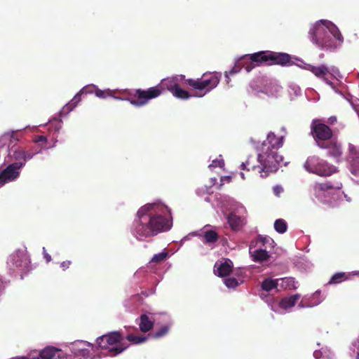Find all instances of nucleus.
<instances>
[{"label":"nucleus","instance_id":"f257e3e1","mask_svg":"<svg viewBox=\"0 0 359 359\" xmlns=\"http://www.w3.org/2000/svg\"><path fill=\"white\" fill-rule=\"evenodd\" d=\"M283 136L277 137L273 133H269L266 140L262 144L261 152L257 156V164H253L249 158L241 163V168L248 171L252 170L262 178L276 172L283 160V156L278 153V150L283 145Z\"/></svg>","mask_w":359,"mask_h":359},{"label":"nucleus","instance_id":"f03ea898","mask_svg":"<svg viewBox=\"0 0 359 359\" xmlns=\"http://www.w3.org/2000/svg\"><path fill=\"white\" fill-rule=\"evenodd\" d=\"M159 205L149 203L141 207L137 212L139 219L135 222L134 234L138 239L155 236L170 229L172 222L163 215L151 211Z\"/></svg>","mask_w":359,"mask_h":359},{"label":"nucleus","instance_id":"7ed1b4c3","mask_svg":"<svg viewBox=\"0 0 359 359\" xmlns=\"http://www.w3.org/2000/svg\"><path fill=\"white\" fill-rule=\"evenodd\" d=\"M313 43L321 48H335L342 43L343 36L337 27L328 20H319L309 30Z\"/></svg>","mask_w":359,"mask_h":359},{"label":"nucleus","instance_id":"20e7f679","mask_svg":"<svg viewBox=\"0 0 359 359\" xmlns=\"http://www.w3.org/2000/svg\"><path fill=\"white\" fill-rule=\"evenodd\" d=\"M250 60L257 65H266L280 66L290 65L292 64L291 57L285 53H277L270 50H263L250 55Z\"/></svg>","mask_w":359,"mask_h":359},{"label":"nucleus","instance_id":"39448f33","mask_svg":"<svg viewBox=\"0 0 359 359\" xmlns=\"http://www.w3.org/2000/svg\"><path fill=\"white\" fill-rule=\"evenodd\" d=\"M123 337L120 332H111L97 339L98 346L102 350H108V355L116 356L124 351L128 346L122 344Z\"/></svg>","mask_w":359,"mask_h":359},{"label":"nucleus","instance_id":"423d86ee","mask_svg":"<svg viewBox=\"0 0 359 359\" xmlns=\"http://www.w3.org/2000/svg\"><path fill=\"white\" fill-rule=\"evenodd\" d=\"M221 79V74L217 72H205L200 79H184V83L188 85L194 90H203L205 93L203 95L210 92L212 89L217 87ZM201 97L203 95H200Z\"/></svg>","mask_w":359,"mask_h":359},{"label":"nucleus","instance_id":"0eeeda50","mask_svg":"<svg viewBox=\"0 0 359 359\" xmlns=\"http://www.w3.org/2000/svg\"><path fill=\"white\" fill-rule=\"evenodd\" d=\"M161 86L151 87L147 90L137 89L134 94H130L127 99L130 103L135 107H142L146 105L151 99H154L161 95Z\"/></svg>","mask_w":359,"mask_h":359},{"label":"nucleus","instance_id":"6e6552de","mask_svg":"<svg viewBox=\"0 0 359 359\" xmlns=\"http://www.w3.org/2000/svg\"><path fill=\"white\" fill-rule=\"evenodd\" d=\"M311 133L319 147V143L325 144L332 140L333 131L320 119H313L311 124Z\"/></svg>","mask_w":359,"mask_h":359},{"label":"nucleus","instance_id":"1a4fd4ad","mask_svg":"<svg viewBox=\"0 0 359 359\" xmlns=\"http://www.w3.org/2000/svg\"><path fill=\"white\" fill-rule=\"evenodd\" d=\"M305 168L320 176H330L333 172L332 168L328 166L326 162L319 161L316 157L309 158L305 163Z\"/></svg>","mask_w":359,"mask_h":359},{"label":"nucleus","instance_id":"9d476101","mask_svg":"<svg viewBox=\"0 0 359 359\" xmlns=\"http://www.w3.org/2000/svg\"><path fill=\"white\" fill-rule=\"evenodd\" d=\"M36 153H31L25 151L22 147L16 145H12L8 149V157L13 163H22V167L25 165L27 160L33 158Z\"/></svg>","mask_w":359,"mask_h":359},{"label":"nucleus","instance_id":"9b49d317","mask_svg":"<svg viewBox=\"0 0 359 359\" xmlns=\"http://www.w3.org/2000/svg\"><path fill=\"white\" fill-rule=\"evenodd\" d=\"M7 263L13 269L23 271L28 269L29 261L24 253L16 252L9 257Z\"/></svg>","mask_w":359,"mask_h":359},{"label":"nucleus","instance_id":"f8f14e48","mask_svg":"<svg viewBox=\"0 0 359 359\" xmlns=\"http://www.w3.org/2000/svg\"><path fill=\"white\" fill-rule=\"evenodd\" d=\"M250 55H245L241 57L238 61L235 64L231 70L225 72V77L226 78V82L229 83L230 81L229 76H232L239 72L242 67H244L248 72H250L254 67L255 63L250 60Z\"/></svg>","mask_w":359,"mask_h":359},{"label":"nucleus","instance_id":"ddd939ff","mask_svg":"<svg viewBox=\"0 0 359 359\" xmlns=\"http://www.w3.org/2000/svg\"><path fill=\"white\" fill-rule=\"evenodd\" d=\"M22 168V163H11L0 172V182L6 183L13 180L19 176L18 170Z\"/></svg>","mask_w":359,"mask_h":359},{"label":"nucleus","instance_id":"4468645a","mask_svg":"<svg viewBox=\"0 0 359 359\" xmlns=\"http://www.w3.org/2000/svg\"><path fill=\"white\" fill-rule=\"evenodd\" d=\"M319 147L329 149V154L334 158H339L342 154V149L337 139H332L325 144L319 143Z\"/></svg>","mask_w":359,"mask_h":359},{"label":"nucleus","instance_id":"2eb2a0df","mask_svg":"<svg viewBox=\"0 0 359 359\" xmlns=\"http://www.w3.org/2000/svg\"><path fill=\"white\" fill-rule=\"evenodd\" d=\"M95 89L96 86L95 85H88L84 86L67 104V108L69 110H72L74 108L76 107L78 103L81 101V97L83 94L93 93H95Z\"/></svg>","mask_w":359,"mask_h":359},{"label":"nucleus","instance_id":"dca6fc26","mask_svg":"<svg viewBox=\"0 0 359 359\" xmlns=\"http://www.w3.org/2000/svg\"><path fill=\"white\" fill-rule=\"evenodd\" d=\"M157 86H161V95L165 91V89L171 92L172 93L176 90V88L179 86L178 85V78L177 77H172L168 78L162 80L161 83L158 84Z\"/></svg>","mask_w":359,"mask_h":359},{"label":"nucleus","instance_id":"f3484780","mask_svg":"<svg viewBox=\"0 0 359 359\" xmlns=\"http://www.w3.org/2000/svg\"><path fill=\"white\" fill-rule=\"evenodd\" d=\"M20 137L16 131L4 133L0 137V148L8 142V148L11 147V144L18 142Z\"/></svg>","mask_w":359,"mask_h":359},{"label":"nucleus","instance_id":"a211bd4d","mask_svg":"<svg viewBox=\"0 0 359 359\" xmlns=\"http://www.w3.org/2000/svg\"><path fill=\"white\" fill-rule=\"evenodd\" d=\"M347 158L353 166L356 168H359V150L352 144H348V154Z\"/></svg>","mask_w":359,"mask_h":359},{"label":"nucleus","instance_id":"6ab92c4d","mask_svg":"<svg viewBox=\"0 0 359 359\" xmlns=\"http://www.w3.org/2000/svg\"><path fill=\"white\" fill-rule=\"evenodd\" d=\"M300 297L301 296L299 294H295L290 297H286L280 300L279 306L280 308L283 309H290L295 305V304L300 299Z\"/></svg>","mask_w":359,"mask_h":359},{"label":"nucleus","instance_id":"aec40b11","mask_svg":"<svg viewBox=\"0 0 359 359\" xmlns=\"http://www.w3.org/2000/svg\"><path fill=\"white\" fill-rule=\"evenodd\" d=\"M140 330L142 332H147L154 327V320L149 319L147 315L142 314L140 316Z\"/></svg>","mask_w":359,"mask_h":359},{"label":"nucleus","instance_id":"412c9836","mask_svg":"<svg viewBox=\"0 0 359 359\" xmlns=\"http://www.w3.org/2000/svg\"><path fill=\"white\" fill-rule=\"evenodd\" d=\"M306 69L312 72L318 78H323L330 72L328 67L325 65L316 67L311 65H308Z\"/></svg>","mask_w":359,"mask_h":359},{"label":"nucleus","instance_id":"4be33fe9","mask_svg":"<svg viewBox=\"0 0 359 359\" xmlns=\"http://www.w3.org/2000/svg\"><path fill=\"white\" fill-rule=\"evenodd\" d=\"M232 265L230 260H226L224 262L221 263L217 268V275L220 277H224L231 272Z\"/></svg>","mask_w":359,"mask_h":359},{"label":"nucleus","instance_id":"5701e85b","mask_svg":"<svg viewBox=\"0 0 359 359\" xmlns=\"http://www.w3.org/2000/svg\"><path fill=\"white\" fill-rule=\"evenodd\" d=\"M341 188V185L334 187L330 182H325L323 183H316L314 185V190L316 193H319L321 191H327L330 189H340Z\"/></svg>","mask_w":359,"mask_h":359},{"label":"nucleus","instance_id":"b1692460","mask_svg":"<svg viewBox=\"0 0 359 359\" xmlns=\"http://www.w3.org/2000/svg\"><path fill=\"white\" fill-rule=\"evenodd\" d=\"M278 282V279L273 280L271 278H266L262 281L261 287L263 290L269 292L271 290L276 288L278 287V285H279Z\"/></svg>","mask_w":359,"mask_h":359},{"label":"nucleus","instance_id":"393cba45","mask_svg":"<svg viewBox=\"0 0 359 359\" xmlns=\"http://www.w3.org/2000/svg\"><path fill=\"white\" fill-rule=\"evenodd\" d=\"M227 220L233 229H238L242 226L241 218L235 214H229Z\"/></svg>","mask_w":359,"mask_h":359},{"label":"nucleus","instance_id":"a878e982","mask_svg":"<svg viewBox=\"0 0 359 359\" xmlns=\"http://www.w3.org/2000/svg\"><path fill=\"white\" fill-rule=\"evenodd\" d=\"M281 282L280 287L285 289L294 290L297 288L296 282L294 278L286 277L278 279Z\"/></svg>","mask_w":359,"mask_h":359},{"label":"nucleus","instance_id":"bb28decb","mask_svg":"<svg viewBox=\"0 0 359 359\" xmlns=\"http://www.w3.org/2000/svg\"><path fill=\"white\" fill-rule=\"evenodd\" d=\"M252 257L255 262H263L266 260L269 256L265 250L259 249L254 251Z\"/></svg>","mask_w":359,"mask_h":359},{"label":"nucleus","instance_id":"cd10ccee","mask_svg":"<svg viewBox=\"0 0 359 359\" xmlns=\"http://www.w3.org/2000/svg\"><path fill=\"white\" fill-rule=\"evenodd\" d=\"M274 229L279 233H284L286 232L287 225L283 219H278L274 222Z\"/></svg>","mask_w":359,"mask_h":359},{"label":"nucleus","instance_id":"c85d7f7f","mask_svg":"<svg viewBox=\"0 0 359 359\" xmlns=\"http://www.w3.org/2000/svg\"><path fill=\"white\" fill-rule=\"evenodd\" d=\"M204 238L206 243H213L218 240V234L215 231L208 230L204 232Z\"/></svg>","mask_w":359,"mask_h":359},{"label":"nucleus","instance_id":"c756f323","mask_svg":"<svg viewBox=\"0 0 359 359\" xmlns=\"http://www.w3.org/2000/svg\"><path fill=\"white\" fill-rule=\"evenodd\" d=\"M347 278L346 273L344 272H338L334 273L330 278L329 284H338Z\"/></svg>","mask_w":359,"mask_h":359},{"label":"nucleus","instance_id":"7c9ffc66","mask_svg":"<svg viewBox=\"0 0 359 359\" xmlns=\"http://www.w3.org/2000/svg\"><path fill=\"white\" fill-rule=\"evenodd\" d=\"M172 95L182 100H187L191 96L188 91L182 89L180 86L176 88V90L172 93Z\"/></svg>","mask_w":359,"mask_h":359},{"label":"nucleus","instance_id":"2f4dec72","mask_svg":"<svg viewBox=\"0 0 359 359\" xmlns=\"http://www.w3.org/2000/svg\"><path fill=\"white\" fill-rule=\"evenodd\" d=\"M170 330V326L166 325L161 327L159 330H156L154 333L151 334L150 335L154 339H158L161 338L162 337H164L166 335Z\"/></svg>","mask_w":359,"mask_h":359},{"label":"nucleus","instance_id":"473e14b6","mask_svg":"<svg viewBox=\"0 0 359 359\" xmlns=\"http://www.w3.org/2000/svg\"><path fill=\"white\" fill-rule=\"evenodd\" d=\"M126 339L135 344H139L147 341V337L144 336H135L133 334H130L126 336Z\"/></svg>","mask_w":359,"mask_h":359},{"label":"nucleus","instance_id":"72a5a7b5","mask_svg":"<svg viewBox=\"0 0 359 359\" xmlns=\"http://www.w3.org/2000/svg\"><path fill=\"white\" fill-rule=\"evenodd\" d=\"M74 359H92L90 352L88 349L83 348L76 353Z\"/></svg>","mask_w":359,"mask_h":359},{"label":"nucleus","instance_id":"f704fd0d","mask_svg":"<svg viewBox=\"0 0 359 359\" xmlns=\"http://www.w3.org/2000/svg\"><path fill=\"white\" fill-rule=\"evenodd\" d=\"M168 252H162L158 254H156L153 256L151 262H155V263H160L168 257Z\"/></svg>","mask_w":359,"mask_h":359},{"label":"nucleus","instance_id":"c9c22d12","mask_svg":"<svg viewBox=\"0 0 359 359\" xmlns=\"http://www.w3.org/2000/svg\"><path fill=\"white\" fill-rule=\"evenodd\" d=\"M95 94L98 97L105 98L108 96H111V92L109 90H102L96 88V89L95 90Z\"/></svg>","mask_w":359,"mask_h":359},{"label":"nucleus","instance_id":"e433bc0d","mask_svg":"<svg viewBox=\"0 0 359 359\" xmlns=\"http://www.w3.org/2000/svg\"><path fill=\"white\" fill-rule=\"evenodd\" d=\"M226 286L229 288H233L238 285V282L235 278H228L224 280Z\"/></svg>","mask_w":359,"mask_h":359},{"label":"nucleus","instance_id":"4c0bfd02","mask_svg":"<svg viewBox=\"0 0 359 359\" xmlns=\"http://www.w3.org/2000/svg\"><path fill=\"white\" fill-rule=\"evenodd\" d=\"M273 191L276 196H279L280 194L283 191V189L281 186L276 185L273 188Z\"/></svg>","mask_w":359,"mask_h":359},{"label":"nucleus","instance_id":"58836bf2","mask_svg":"<svg viewBox=\"0 0 359 359\" xmlns=\"http://www.w3.org/2000/svg\"><path fill=\"white\" fill-rule=\"evenodd\" d=\"M46 141H47V139L43 135H38L34 139V142H36V143H40V142L46 143Z\"/></svg>","mask_w":359,"mask_h":359},{"label":"nucleus","instance_id":"ea45409f","mask_svg":"<svg viewBox=\"0 0 359 359\" xmlns=\"http://www.w3.org/2000/svg\"><path fill=\"white\" fill-rule=\"evenodd\" d=\"M70 264H71V262L67 260V261L62 262L60 264V266L65 271L69 267Z\"/></svg>","mask_w":359,"mask_h":359},{"label":"nucleus","instance_id":"a19ab883","mask_svg":"<svg viewBox=\"0 0 359 359\" xmlns=\"http://www.w3.org/2000/svg\"><path fill=\"white\" fill-rule=\"evenodd\" d=\"M337 121V118L336 116H330L328 119H327V123L330 126H332L334 125V123H336Z\"/></svg>","mask_w":359,"mask_h":359},{"label":"nucleus","instance_id":"79ce46f5","mask_svg":"<svg viewBox=\"0 0 359 359\" xmlns=\"http://www.w3.org/2000/svg\"><path fill=\"white\" fill-rule=\"evenodd\" d=\"M43 257H44V258L46 259V262H50V261H51V257H50V255H49L46 252V250H45V248H43Z\"/></svg>","mask_w":359,"mask_h":359},{"label":"nucleus","instance_id":"37998d69","mask_svg":"<svg viewBox=\"0 0 359 359\" xmlns=\"http://www.w3.org/2000/svg\"><path fill=\"white\" fill-rule=\"evenodd\" d=\"M4 290V283H3V280H1V278H0V296L1 295Z\"/></svg>","mask_w":359,"mask_h":359},{"label":"nucleus","instance_id":"c03bdc74","mask_svg":"<svg viewBox=\"0 0 359 359\" xmlns=\"http://www.w3.org/2000/svg\"><path fill=\"white\" fill-rule=\"evenodd\" d=\"M222 181H223L224 180H226L227 182H231V177L230 176H225L224 177H222Z\"/></svg>","mask_w":359,"mask_h":359},{"label":"nucleus","instance_id":"a18cd8bd","mask_svg":"<svg viewBox=\"0 0 359 359\" xmlns=\"http://www.w3.org/2000/svg\"><path fill=\"white\" fill-rule=\"evenodd\" d=\"M313 355H314V357H315L316 358H319L320 353H319V352H314Z\"/></svg>","mask_w":359,"mask_h":359},{"label":"nucleus","instance_id":"49530a36","mask_svg":"<svg viewBox=\"0 0 359 359\" xmlns=\"http://www.w3.org/2000/svg\"><path fill=\"white\" fill-rule=\"evenodd\" d=\"M62 127L61 123H58V126H56V130H59Z\"/></svg>","mask_w":359,"mask_h":359},{"label":"nucleus","instance_id":"de8ad7c7","mask_svg":"<svg viewBox=\"0 0 359 359\" xmlns=\"http://www.w3.org/2000/svg\"><path fill=\"white\" fill-rule=\"evenodd\" d=\"M241 176L243 180L245 179L244 174L243 172H241Z\"/></svg>","mask_w":359,"mask_h":359},{"label":"nucleus","instance_id":"09e8293b","mask_svg":"<svg viewBox=\"0 0 359 359\" xmlns=\"http://www.w3.org/2000/svg\"><path fill=\"white\" fill-rule=\"evenodd\" d=\"M182 79H184V76H181Z\"/></svg>","mask_w":359,"mask_h":359},{"label":"nucleus","instance_id":"8fccbe9b","mask_svg":"<svg viewBox=\"0 0 359 359\" xmlns=\"http://www.w3.org/2000/svg\"><path fill=\"white\" fill-rule=\"evenodd\" d=\"M325 81H327V79H325ZM327 83H330L329 81H326Z\"/></svg>","mask_w":359,"mask_h":359},{"label":"nucleus","instance_id":"3c124183","mask_svg":"<svg viewBox=\"0 0 359 359\" xmlns=\"http://www.w3.org/2000/svg\"><path fill=\"white\" fill-rule=\"evenodd\" d=\"M359 359V358H358Z\"/></svg>","mask_w":359,"mask_h":359}]
</instances>
